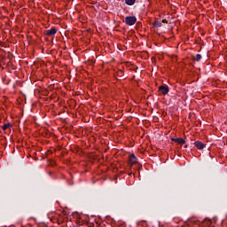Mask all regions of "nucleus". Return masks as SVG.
<instances>
[{
    "label": "nucleus",
    "instance_id": "nucleus-5",
    "mask_svg": "<svg viewBox=\"0 0 227 227\" xmlns=\"http://www.w3.org/2000/svg\"><path fill=\"white\" fill-rule=\"evenodd\" d=\"M194 145H195L196 148H198V150H203V148H205V146H206V145L203 144V143L200 142V141H196V142L194 143Z\"/></svg>",
    "mask_w": 227,
    "mask_h": 227
},
{
    "label": "nucleus",
    "instance_id": "nucleus-1",
    "mask_svg": "<svg viewBox=\"0 0 227 227\" xmlns=\"http://www.w3.org/2000/svg\"><path fill=\"white\" fill-rule=\"evenodd\" d=\"M136 22H137L136 16H128L125 18V24H127V26H134Z\"/></svg>",
    "mask_w": 227,
    "mask_h": 227
},
{
    "label": "nucleus",
    "instance_id": "nucleus-6",
    "mask_svg": "<svg viewBox=\"0 0 227 227\" xmlns=\"http://www.w3.org/2000/svg\"><path fill=\"white\" fill-rule=\"evenodd\" d=\"M125 3L128 6H133V4H136V0H125Z\"/></svg>",
    "mask_w": 227,
    "mask_h": 227
},
{
    "label": "nucleus",
    "instance_id": "nucleus-3",
    "mask_svg": "<svg viewBox=\"0 0 227 227\" xmlns=\"http://www.w3.org/2000/svg\"><path fill=\"white\" fill-rule=\"evenodd\" d=\"M159 90L162 95H168L169 93V88L168 86L161 85L159 87Z\"/></svg>",
    "mask_w": 227,
    "mask_h": 227
},
{
    "label": "nucleus",
    "instance_id": "nucleus-9",
    "mask_svg": "<svg viewBox=\"0 0 227 227\" xmlns=\"http://www.w3.org/2000/svg\"><path fill=\"white\" fill-rule=\"evenodd\" d=\"M10 127H12V124L11 123H7V124H4L2 129L3 130H7V129H10Z\"/></svg>",
    "mask_w": 227,
    "mask_h": 227
},
{
    "label": "nucleus",
    "instance_id": "nucleus-13",
    "mask_svg": "<svg viewBox=\"0 0 227 227\" xmlns=\"http://www.w3.org/2000/svg\"><path fill=\"white\" fill-rule=\"evenodd\" d=\"M172 141H174L175 143H176V138H172Z\"/></svg>",
    "mask_w": 227,
    "mask_h": 227
},
{
    "label": "nucleus",
    "instance_id": "nucleus-10",
    "mask_svg": "<svg viewBox=\"0 0 227 227\" xmlns=\"http://www.w3.org/2000/svg\"><path fill=\"white\" fill-rule=\"evenodd\" d=\"M194 61H201V55L200 54H197L194 57Z\"/></svg>",
    "mask_w": 227,
    "mask_h": 227
},
{
    "label": "nucleus",
    "instance_id": "nucleus-2",
    "mask_svg": "<svg viewBox=\"0 0 227 227\" xmlns=\"http://www.w3.org/2000/svg\"><path fill=\"white\" fill-rule=\"evenodd\" d=\"M134 164H137V157L135 154L129 155V168H132Z\"/></svg>",
    "mask_w": 227,
    "mask_h": 227
},
{
    "label": "nucleus",
    "instance_id": "nucleus-7",
    "mask_svg": "<svg viewBox=\"0 0 227 227\" xmlns=\"http://www.w3.org/2000/svg\"><path fill=\"white\" fill-rule=\"evenodd\" d=\"M153 27H162V22L159 21V20H156L154 21L153 23Z\"/></svg>",
    "mask_w": 227,
    "mask_h": 227
},
{
    "label": "nucleus",
    "instance_id": "nucleus-8",
    "mask_svg": "<svg viewBox=\"0 0 227 227\" xmlns=\"http://www.w3.org/2000/svg\"><path fill=\"white\" fill-rule=\"evenodd\" d=\"M176 143H178V145H185V140H184L183 138H176Z\"/></svg>",
    "mask_w": 227,
    "mask_h": 227
},
{
    "label": "nucleus",
    "instance_id": "nucleus-11",
    "mask_svg": "<svg viewBox=\"0 0 227 227\" xmlns=\"http://www.w3.org/2000/svg\"><path fill=\"white\" fill-rule=\"evenodd\" d=\"M118 75H123V71H121V70H120V71H118Z\"/></svg>",
    "mask_w": 227,
    "mask_h": 227
},
{
    "label": "nucleus",
    "instance_id": "nucleus-4",
    "mask_svg": "<svg viewBox=\"0 0 227 227\" xmlns=\"http://www.w3.org/2000/svg\"><path fill=\"white\" fill-rule=\"evenodd\" d=\"M56 33H58V29H56L55 27H52L49 30H46V36H52L56 35Z\"/></svg>",
    "mask_w": 227,
    "mask_h": 227
},
{
    "label": "nucleus",
    "instance_id": "nucleus-12",
    "mask_svg": "<svg viewBox=\"0 0 227 227\" xmlns=\"http://www.w3.org/2000/svg\"><path fill=\"white\" fill-rule=\"evenodd\" d=\"M163 24H168V20H162Z\"/></svg>",
    "mask_w": 227,
    "mask_h": 227
}]
</instances>
